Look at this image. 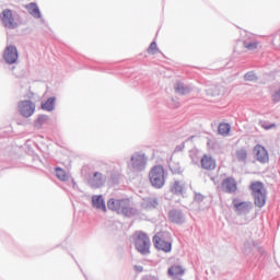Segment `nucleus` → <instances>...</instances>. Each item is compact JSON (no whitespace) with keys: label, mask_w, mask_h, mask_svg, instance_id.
Wrapping results in <instances>:
<instances>
[{"label":"nucleus","mask_w":280,"mask_h":280,"mask_svg":"<svg viewBox=\"0 0 280 280\" xmlns=\"http://www.w3.org/2000/svg\"><path fill=\"white\" fill-rule=\"evenodd\" d=\"M254 154L258 163L266 164L270 161V156L268 155V150H266V147L261 144H256L254 147Z\"/></svg>","instance_id":"9b49d317"},{"label":"nucleus","mask_w":280,"mask_h":280,"mask_svg":"<svg viewBox=\"0 0 280 280\" xmlns=\"http://www.w3.org/2000/svg\"><path fill=\"white\" fill-rule=\"evenodd\" d=\"M219 135H222L223 137H226L229 132H231V125L226 122H221L218 127Z\"/></svg>","instance_id":"cd10ccee"},{"label":"nucleus","mask_w":280,"mask_h":280,"mask_svg":"<svg viewBox=\"0 0 280 280\" xmlns=\"http://www.w3.org/2000/svg\"><path fill=\"white\" fill-rule=\"evenodd\" d=\"M135 246L140 255H150V236L144 232H138L135 238Z\"/></svg>","instance_id":"20e7f679"},{"label":"nucleus","mask_w":280,"mask_h":280,"mask_svg":"<svg viewBox=\"0 0 280 280\" xmlns=\"http://www.w3.org/2000/svg\"><path fill=\"white\" fill-rule=\"evenodd\" d=\"M252 196L257 194H264V183L261 182H254L250 184Z\"/></svg>","instance_id":"393cba45"},{"label":"nucleus","mask_w":280,"mask_h":280,"mask_svg":"<svg viewBox=\"0 0 280 280\" xmlns=\"http://www.w3.org/2000/svg\"><path fill=\"white\" fill-rule=\"evenodd\" d=\"M153 246L156 248V250H163V253H172V242H167L159 235L153 236Z\"/></svg>","instance_id":"f8f14e48"},{"label":"nucleus","mask_w":280,"mask_h":280,"mask_svg":"<svg viewBox=\"0 0 280 280\" xmlns=\"http://www.w3.org/2000/svg\"><path fill=\"white\" fill-rule=\"evenodd\" d=\"M232 205L234 207V211L236 215H248L250 211H253V202L252 201H240V199L234 198L232 200Z\"/></svg>","instance_id":"39448f33"},{"label":"nucleus","mask_w":280,"mask_h":280,"mask_svg":"<svg viewBox=\"0 0 280 280\" xmlns=\"http://www.w3.org/2000/svg\"><path fill=\"white\" fill-rule=\"evenodd\" d=\"M244 248H245V250H248V248H250V242H245V244H244Z\"/></svg>","instance_id":"4c0bfd02"},{"label":"nucleus","mask_w":280,"mask_h":280,"mask_svg":"<svg viewBox=\"0 0 280 280\" xmlns=\"http://www.w3.org/2000/svg\"><path fill=\"white\" fill-rule=\"evenodd\" d=\"M148 167V155L143 151H138L131 154L128 168L133 173L145 172Z\"/></svg>","instance_id":"7ed1b4c3"},{"label":"nucleus","mask_w":280,"mask_h":280,"mask_svg":"<svg viewBox=\"0 0 280 280\" xmlns=\"http://www.w3.org/2000/svg\"><path fill=\"white\" fill-rule=\"evenodd\" d=\"M28 14L33 16L34 19H40L43 15L40 14V9H38V4L36 2H31L25 5Z\"/></svg>","instance_id":"a211bd4d"},{"label":"nucleus","mask_w":280,"mask_h":280,"mask_svg":"<svg viewBox=\"0 0 280 280\" xmlns=\"http://www.w3.org/2000/svg\"><path fill=\"white\" fill-rule=\"evenodd\" d=\"M72 187H73V189H75V187H78V184L75 183L74 179H72Z\"/></svg>","instance_id":"ea45409f"},{"label":"nucleus","mask_w":280,"mask_h":280,"mask_svg":"<svg viewBox=\"0 0 280 280\" xmlns=\"http://www.w3.org/2000/svg\"><path fill=\"white\" fill-rule=\"evenodd\" d=\"M258 253H260V255H264V248H261V247H258Z\"/></svg>","instance_id":"a19ab883"},{"label":"nucleus","mask_w":280,"mask_h":280,"mask_svg":"<svg viewBox=\"0 0 280 280\" xmlns=\"http://www.w3.org/2000/svg\"><path fill=\"white\" fill-rule=\"evenodd\" d=\"M205 200V196L200 192H195V202H202Z\"/></svg>","instance_id":"f704fd0d"},{"label":"nucleus","mask_w":280,"mask_h":280,"mask_svg":"<svg viewBox=\"0 0 280 280\" xmlns=\"http://www.w3.org/2000/svg\"><path fill=\"white\" fill-rule=\"evenodd\" d=\"M243 45L245 47V49H247L248 51H255V49H257V47L259 46V43L253 40V42H243Z\"/></svg>","instance_id":"c756f323"},{"label":"nucleus","mask_w":280,"mask_h":280,"mask_svg":"<svg viewBox=\"0 0 280 280\" xmlns=\"http://www.w3.org/2000/svg\"><path fill=\"white\" fill-rule=\"evenodd\" d=\"M18 108L20 112V115L22 117H32L34 115V112L36 110V104L32 101H21L18 104Z\"/></svg>","instance_id":"0eeeda50"},{"label":"nucleus","mask_w":280,"mask_h":280,"mask_svg":"<svg viewBox=\"0 0 280 280\" xmlns=\"http://www.w3.org/2000/svg\"><path fill=\"white\" fill-rule=\"evenodd\" d=\"M183 150H185V142L178 144V145L175 148V152H183Z\"/></svg>","instance_id":"c9c22d12"},{"label":"nucleus","mask_w":280,"mask_h":280,"mask_svg":"<svg viewBox=\"0 0 280 280\" xmlns=\"http://www.w3.org/2000/svg\"><path fill=\"white\" fill-rule=\"evenodd\" d=\"M221 188L224 194H236L237 180L233 176L226 177L222 180Z\"/></svg>","instance_id":"9d476101"},{"label":"nucleus","mask_w":280,"mask_h":280,"mask_svg":"<svg viewBox=\"0 0 280 280\" xmlns=\"http://www.w3.org/2000/svg\"><path fill=\"white\" fill-rule=\"evenodd\" d=\"M133 270H135V272H141L142 270H143V266H141V265H136V266H133Z\"/></svg>","instance_id":"e433bc0d"},{"label":"nucleus","mask_w":280,"mask_h":280,"mask_svg":"<svg viewBox=\"0 0 280 280\" xmlns=\"http://www.w3.org/2000/svg\"><path fill=\"white\" fill-rule=\"evenodd\" d=\"M260 126L264 128V130H272V128H277V124H268L265 120L260 121Z\"/></svg>","instance_id":"2f4dec72"},{"label":"nucleus","mask_w":280,"mask_h":280,"mask_svg":"<svg viewBox=\"0 0 280 280\" xmlns=\"http://www.w3.org/2000/svg\"><path fill=\"white\" fill-rule=\"evenodd\" d=\"M189 159L191 160L192 165H200L201 156L198 149H191L189 151Z\"/></svg>","instance_id":"5701e85b"},{"label":"nucleus","mask_w":280,"mask_h":280,"mask_svg":"<svg viewBox=\"0 0 280 280\" xmlns=\"http://www.w3.org/2000/svg\"><path fill=\"white\" fill-rule=\"evenodd\" d=\"M56 108V97L51 96L47 98L45 103L42 104V110H47V113H51Z\"/></svg>","instance_id":"4be33fe9"},{"label":"nucleus","mask_w":280,"mask_h":280,"mask_svg":"<svg viewBox=\"0 0 280 280\" xmlns=\"http://www.w3.org/2000/svg\"><path fill=\"white\" fill-rule=\"evenodd\" d=\"M199 167L201 170H206L207 172H213V170L217 167L215 159L209 154H203L201 156Z\"/></svg>","instance_id":"ddd939ff"},{"label":"nucleus","mask_w":280,"mask_h":280,"mask_svg":"<svg viewBox=\"0 0 280 280\" xmlns=\"http://www.w3.org/2000/svg\"><path fill=\"white\" fill-rule=\"evenodd\" d=\"M170 191L175 196H185V184L180 180H175L171 184Z\"/></svg>","instance_id":"2eb2a0df"},{"label":"nucleus","mask_w":280,"mask_h":280,"mask_svg":"<svg viewBox=\"0 0 280 280\" xmlns=\"http://www.w3.org/2000/svg\"><path fill=\"white\" fill-rule=\"evenodd\" d=\"M56 176L59 180H62L63 183H66V180H69V175H67V172L61 167L56 168Z\"/></svg>","instance_id":"c85d7f7f"},{"label":"nucleus","mask_w":280,"mask_h":280,"mask_svg":"<svg viewBox=\"0 0 280 280\" xmlns=\"http://www.w3.org/2000/svg\"><path fill=\"white\" fill-rule=\"evenodd\" d=\"M168 220L173 224H184L185 213L180 209H172L168 211Z\"/></svg>","instance_id":"4468645a"},{"label":"nucleus","mask_w":280,"mask_h":280,"mask_svg":"<svg viewBox=\"0 0 280 280\" xmlns=\"http://www.w3.org/2000/svg\"><path fill=\"white\" fill-rule=\"evenodd\" d=\"M143 280H159V278H156V277H148V278H144Z\"/></svg>","instance_id":"58836bf2"},{"label":"nucleus","mask_w":280,"mask_h":280,"mask_svg":"<svg viewBox=\"0 0 280 280\" xmlns=\"http://www.w3.org/2000/svg\"><path fill=\"white\" fill-rule=\"evenodd\" d=\"M92 206L94 209L104 211V213H106V202L104 201V197L102 195H94L92 197Z\"/></svg>","instance_id":"dca6fc26"},{"label":"nucleus","mask_w":280,"mask_h":280,"mask_svg":"<svg viewBox=\"0 0 280 280\" xmlns=\"http://www.w3.org/2000/svg\"><path fill=\"white\" fill-rule=\"evenodd\" d=\"M272 102L275 104H279L280 102V90H278L277 92H275V94L272 95Z\"/></svg>","instance_id":"72a5a7b5"},{"label":"nucleus","mask_w":280,"mask_h":280,"mask_svg":"<svg viewBox=\"0 0 280 280\" xmlns=\"http://www.w3.org/2000/svg\"><path fill=\"white\" fill-rule=\"evenodd\" d=\"M244 80L246 82H257V74H255V71L246 72L244 75Z\"/></svg>","instance_id":"7c9ffc66"},{"label":"nucleus","mask_w":280,"mask_h":280,"mask_svg":"<svg viewBox=\"0 0 280 280\" xmlns=\"http://www.w3.org/2000/svg\"><path fill=\"white\" fill-rule=\"evenodd\" d=\"M3 59L7 62V65H16L19 60V49H16V46L14 45L8 46L4 49Z\"/></svg>","instance_id":"6e6552de"},{"label":"nucleus","mask_w":280,"mask_h":280,"mask_svg":"<svg viewBox=\"0 0 280 280\" xmlns=\"http://www.w3.org/2000/svg\"><path fill=\"white\" fill-rule=\"evenodd\" d=\"M1 22L7 30H16V27H19V23L14 19V13H12V10L10 9H4L2 11Z\"/></svg>","instance_id":"423d86ee"},{"label":"nucleus","mask_w":280,"mask_h":280,"mask_svg":"<svg viewBox=\"0 0 280 280\" xmlns=\"http://www.w3.org/2000/svg\"><path fill=\"white\" fill-rule=\"evenodd\" d=\"M88 183L92 189H102L106 185V175L101 172H94L93 176L88 179Z\"/></svg>","instance_id":"1a4fd4ad"},{"label":"nucleus","mask_w":280,"mask_h":280,"mask_svg":"<svg viewBox=\"0 0 280 280\" xmlns=\"http://www.w3.org/2000/svg\"><path fill=\"white\" fill-rule=\"evenodd\" d=\"M253 198L255 207H258L259 209L266 207V192L253 195Z\"/></svg>","instance_id":"412c9836"},{"label":"nucleus","mask_w":280,"mask_h":280,"mask_svg":"<svg viewBox=\"0 0 280 280\" xmlns=\"http://www.w3.org/2000/svg\"><path fill=\"white\" fill-rule=\"evenodd\" d=\"M174 90L178 95H189L191 93V88L185 85L183 82H177L174 86Z\"/></svg>","instance_id":"6ab92c4d"},{"label":"nucleus","mask_w":280,"mask_h":280,"mask_svg":"<svg viewBox=\"0 0 280 280\" xmlns=\"http://www.w3.org/2000/svg\"><path fill=\"white\" fill-rule=\"evenodd\" d=\"M236 159L238 163H246V160L248 159V151H246L245 148L236 150Z\"/></svg>","instance_id":"a878e982"},{"label":"nucleus","mask_w":280,"mask_h":280,"mask_svg":"<svg viewBox=\"0 0 280 280\" xmlns=\"http://www.w3.org/2000/svg\"><path fill=\"white\" fill-rule=\"evenodd\" d=\"M168 168L172 174H183V167L180 166V162L171 160L168 162Z\"/></svg>","instance_id":"b1692460"},{"label":"nucleus","mask_w":280,"mask_h":280,"mask_svg":"<svg viewBox=\"0 0 280 280\" xmlns=\"http://www.w3.org/2000/svg\"><path fill=\"white\" fill-rule=\"evenodd\" d=\"M107 208L110 211H116V213L124 215L125 218H135L139 215V210L130 206V199H109L107 201Z\"/></svg>","instance_id":"f257e3e1"},{"label":"nucleus","mask_w":280,"mask_h":280,"mask_svg":"<svg viewBox=\"0 0 280 280\" xmlns=\"http://www.w3.org/2000/svg\"><path fill=\"white\" fill-rule=\"evenodd\" d=\"M159 48L156 46V42H152L148 48V54H155L154 51H156Z\"/></svg>","instance_id":"473e14b6"},{"label":"nucleus","mask_w":280,"mask_h":280,"mask_svg":"<svg viewBox=\"0 0 280 280\" xmlns=\"http://www.w3.org/2000/svg\"><path fill=\"white\" fill-rule=\"evenodd\" d=\"M166 177L167 174H165L163 165H155L149 172V180L153 189H163V187H165Z\"/></svg>","instance_id":"f03ea898"},{"label":"nucleus","mask_w":280,"mask_h":280,"mask_svg":"<svg viewBox=\"0 0 280 280\" xmlns=\"http://www.w3.org/2000/svg\"><path fill=\"white\" fill-rule=\"evenodd\" d=\"M48 119H49V116L39 115L37 117V119H35V121H34L35 128H43V126H45V124H47Z\"/></svg>","instance_id":"bb28decb"},{"label":"nucleus","mask_w":280,"mask_h":280,"mask_svg":"<svg viewBox=\"0 0 280 280\" xmlns=\"http://www.w3.org/2000/svg\"><path fill=\"white\" fill-rule=\"evenodd\" d=\"M141 207L145 210L156 209L159 207V198L154 197L144 199Z\"/></svg>","instance_id":"aec40b11"},{"label":"nucleus","mask_w":280,"mask_h":280,"mask_svg":"<svg viewBox=\"0 0 280 280\" xmlns=\"http://www.w3.org/2000/svg\"><path fill=\"white\" fill-rule=\"evenodd\" d=\"M168 277H172L174 279H178V277H183L185 275V269H183L179 265H173L168 268Z\"/></svg>","instance_id":"f3484780"},{"label":"nucleus","mask_w":280,"mask_h":280,"mask_svg":"<svg viewBox=\"0 0 280 280\" xmlns=\"http://www.w3.org/2000/svg\"><path fill=\"white\" fill-rule=\"evenodd\" d=\"M192 138H194V137H190V138H188L186 141H191Z\"/></svg>","instance_id":"79ce46f5"}]
</instances>
